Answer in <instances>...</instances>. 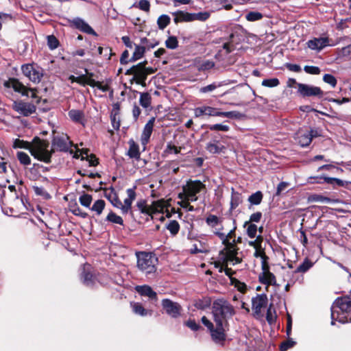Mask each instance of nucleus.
Wrapping results in <instances>:
<instances>
[{"mask_svg":"<svg viewBox=\"0 0 351 351\" xmlns=\"http://www.w3.org/2000/svg\"><path fill=\"white\" fill-rule=\"evenodd\" d=\"M280 82L278 78H270V79H265L262 81V86L265 87L273 88L278 86Z\"/></svg>","mask_w":351,"mask_h":351,"instance_id":"8fccbe9b","label":"nucleus"},{"mask_svg":"<svg viewBox=\"0 0 351 351\" xmlns=\"http://www.w3.org/2000/svg\"><path fill=\"white\" fill-rule=\"evenodd\" d=\"M222 243L225 246L224 250L226 252L227 259L230 261L239 263L240 260L237 257L238 249L234 244V239H233L232 242L227 241Z\"/></svg>","mask_w":351,"mask_h":351,"instance_id":"a211bd4d","label":"nucleus"},{"mask_svg":"<svg viewBox=\"0 0 351 351\" xmlns=\"http://www.w3.org/2000/svg\"><path fill=\"white\" fill-rule=\"evenodd\" d=\"M145 47L143 45H135V50L133 53L132 58H130V62H134L140 58H141L145 53Z\"/></svg>","mask_w":351,"mask_h":351,"instance_id":"72a5a7b5","label":"nucleus"},{"mask_svg":"<svg viewBox=\"0 0 351 351\" xmlns=\"http://www.w3.org/2000/svg\"><path fill=\"white\" fill-rule=\"evenodd\" d=\"M180 15L182 16V19L186 21L193 20L204 21L207 20L210 16V14L207 12H199L194 14H184L183 12H181Z\"/></svg>","mask_w":351,"mask_h":351,"instance_id":"5701e85b","label":"nucleus"},{"mask_svg":"<svg viewBox=\"0 0 351 351\" xmlns=\"http://www.w3.org/2000/svg\"><path fill=\"white\" fill-rule=\"evenodd\" d=\"M43 77V73L38 69H34V71L32 72L29 80L34 83H38Z\"/></svg>","mask_w":351,"mask_h":351,"instance_id":"6e6d98bb","label":"nucleus"},{"mask_svg":"<svg viewBox=\"0 0 351 351\" xmlns=\"http://www.w3.org/2000/svg\"><path fill=\"white\" fill-rule=\"evenodd\" d=\"M185 325L193 331H197L200 328V325L194 319H189L185 322Z\"/></svg>","mask_w":351,"mask_h":351,"instance_id":"774afa93","label":"nucleus"},{"mask_svg":"<svg viewBox=\"0 0 351 351\" xmlns=\"http://www.w3.org/2000/svg\"><path fill=\"white\" fill-rule=\"evenodd\" d=\"M230 83H231L230 80L221 82H219L218 84L213 83V84H209L208 86L202 87L199 89V91L202 93H208V92H212L214 90H215L217 87H220V86H222L223 85H228V84H229Z\"/></svg>","mask_w":351,"mask_h":351,"instance_id":"c756f323","label":"nucleus"},{"mask_svg":"<svg viewBox=\"0 0 351 351\" xmlns=\"http://www.w3.org/2000/svg\"><path fill=\"white\" fill-rule=\"evenodd\" d=\"M254 256L256 258H258V257L261 258V265L263 264V263L265 265H268L267 264L268 257L265 255V253L264 252V250L262 247V245L261 247H256L255 249Z\"/></svg>","mask_w":351,"mask_h":351,"instance_id":"ea45409f","label":"nucleus"},{"mask_svg":"<svg viewBox=\"0 0 351 351\" xmlns=\"http://www.w3.org/2000/svg\"><path fill=\"white\" fill-rule=\"evenodd\" d=\"M137 268L149 278L155 276L158 258L152 253L140 252L136 253Z\"/></svg>","mask_w":351,"mask_h":351,"instance_id":"7ed1b4c3","label":"nucleus"},{"mask_svg":"<svg viewBox=\"0 0 351 351\" xmlns=\"http://www.w3.org/2000/svg\"><path fill=\"white\" fill-rule=\"evenodd\" d=\"M49 147L47 141L36 138L30 147V153L37 160L49 163L53 152L52 149L49 150Z\"/></svg>","mask_w":351,"mask_h":351,"instance_id":"39448f33","label":"nucleus"},{"mask_svg":"<svg viewBox=\"0 0 351 351\" xmlns=\"http://www.w3.org/2000/svg\"><path fill=\"white\" fill-rule=\"evenodd\" d=\"M167 204L165 200L160 199L154 202L151 206L152 215L158 213H163L164 209L166 208Z\"/></svg>","mask_w":351,"mask_h":351,"instance_id":"7c9ffc66","label":"nucleus"},{"mask_svg":"<svg viewBox=\"0 0 351 351\" xmlns=\"http://www.w3.org/2000/svg\"><path fill=\"white\" fill-rule=\"evenodd\" d=\"M131 306L132 308L133 312L141 316H146L148 314H152V311H148L145 309L141 303L138 302H132Z\"/></svg>","mask_w":351,"mask_h":351,"instance_id":"bb28decb","label":"nucleus"},{"mask_svg":"<svg viewBox=\"0 0 351 351\" xmlns=\"http://www.w3.org/2000/svg\"><path fill=\"white\" fill-rule=\"evenodd\" d=\"M129 149L127 155L130 158H134L136 160H141V152L139 151V146L136 144L133 139H130L128 142Z\"/></svg>","mask_w":351,"mask_h":351,"instance_id":"b1692460","label":"nucleus"},{"mask_svg":"<svg viewBox=\"0 0 351 351\" xmlns=\"http://www.w3.org/2000/svg\"><path fill=\"white\" fill-rule=\"evenodd\" d=\"M263 17V15L262 13L256 11H251L249 12L245 15V19L248 21H256L262 19Z\"/></svg>","mask_w":351,"mask_h":351,"instance_id":"79ce46f5","label":"nucleus"},{"mask_svg":"<svg viewBox=\"0 0 351 351\" xmlns=\"http://www.w3.org/2000/svg\"><path fill=\"white\" fill-rule=\"evenodd\" d=\"M304 70L306 73L312 74V75H318L320 73L321 70L318 66H305L304 67Z\"/></svg>","mask_w":351,"mask_h":351,"instance_id":"338daca9","label":"nucleus"},{"mask_svg":"<svg viewBox=\"0 0 351 351\" xmlns=\"http://www.w3.org/2000/svg\"><path fill=\"white\" fill-rule=\"evenodd\" d=\"M235 228H234L233 230H231L227 235L221 232H215V234L218 236V237L221 240L222 243L230 241V240L235 236Z\"/></svg>","mask_w":351,"mask_h":351,"instance_id":"e433bc0d","label":"nucleus"},{"mask_svg":"<svg viewBox=\"0 0 351 351\" xmlns=\"http://www.w3.org/2000/svg\"><path fill=\"white\" fill-rule=\"evenodd\" d=\"M136 291L142 296L147 297L152 303L156 304L158 300L157 293L149 285L136 286Z\"/></svg>","mask_w":351,"mask_h":351,"instance_id":"f3484780","label":"nucleus"},{"mask_svg":"<svg viewBox=\"0 0 351 351\" xmlns=\"http://www.w3.org/2000/svg\"><path fill=\"white\" fill-rule=\"evenodd\" d=\"M106 220L109 221L113 223H117V224H119V225L123 224V221L122 218L120 216L117 215L113 212H110L108 215V216L106 217Z\"/></svg>","mask_w":351,"mask_h":351,"instance_id":"a18cd8bd","label":"nucleus"},{"mask_svg":"<svg viewBox=\"0 0 351 351\" xmlns=\"http://www.w3.org/2000/svg\"><path fill=\"white\" fill-rule=\"evenodd\" d=\"M323 80L325 83L330 84L332 87H335L337 84L336 78L331 74H325L323 77Z\"/></svg>","mask_w":351,"mask_h":351,"instance_id":"e2e57ef3","label":"nucleus"},{"mask_svg":"<svg viewBox=\"0 0 351 351\" xmlns=\"http://www.w3.org/2000/svg\"><path fill=\"white\" fill-rule=\"evenodd\" d=\"M71 142L69 141V136L66 134L54 136L52 139L51 147L54 152L56 151L67 152L69 149Z\"/></svg>","mask_w":351,"mask_h":351,"instance_id":"1a4fd4ad","label":"nucleus"},{"mask_svg":"<svg viewBox=\"0 0 351 351\" xmlns=\"http://www.w3.org/2000/svg\"><path fill=\"white\" fill-rule=\"evenodd\" d=\"M141 45H143V46L145 47V49H149L158 45V43L156 41H151L147 38H143L141 39Z\"/></svg>","mask_w":351,"mask_h":351,"instance_id":"13d9d810","label":"nucleus"},{"mask_svg":"<svg viewBox=\"0 0 351 351\" xmlns=\"http://www.w3.org/2000/svg\"><path fill=\"white\" fill-rule=\"evenodd\" d=\"M34 68L35 67L33 66V64H27L21 66V70L23 75L29 79L32 72L34 71Z\"/></svg>","mask_w":351,"mask_h":351,"instance_id":"052dcab7","label":"nucleus"},{"mask_svg":"<svg viewBox=\"0 0 351 351\" xmlns=\"http://www.w3.org/2000/svg\"><path fill=\"white\" fill-rule=\"evenodd\" d=\"M295 140L302 147L308 146L312 141L308 131L303 130H300L295 134Z\"/></svg>","mask_w":351,"mask_h":351,"instance_id":"4be33fe9","label":"nucleus"},{"mask_svg":"<svg viewBox=\"0 0 351 351\" xmlns=\"http://www.w3.org/2000/svg\"><path fill=\"white\" fill-rule=\"evenodd\" d=\"M166 228L173 236L176 235L180 230V225L176 220H171L166 225Z\"/></svg>","mask_w":351,"mask_h":351,"instance_id":"c9c22d12","label":"nucleus"},{"mask_svg":"<svg viewBox=\"0 0 351 351\" xmlns=\"http://www.w3.org/2000/svg\"><path fill=\"white\" fill-rule=\"evenodd\" d=\"M243 117V114L239 111H229L225 112L224 117L229 119H240Z\"/></svg>","mask_w":351,"mask_h":351,"instance_id":"69168bd1","label":"nucleus"},{"mask_svg":"<svg viewBox=\"0 0 351 351\" xmlns=\"http://www.w3.org/2000/svg\"><path fill=\"white\" fill-rule=\"evenodd\" d=\"M47 45L51 50H54L58 48L59 45V41L53 35L48 36Z\"/></svg>","mask_w":351,"mask_h":351,"instance_id":"5fc2aeb1","label":"nucleus"},{"mask_svg":"<svg viewBox=\"0 0 351 351\" xmlns=\"http://www.w3.org/2000/svg\"><path fill=\"white\" fill-rule=\"evenodd\" d=\"M241 201L242 200H241V195L239 193L235 192L234 191V189H232L231 202H230L231 208L232 209L236 208L239 205V204H241Z\"/></svg>","mask_w":351,"mask_h":351,"instance_id":"58836bf2","label":"nucleus"},{"mask_svg":"<svg viewBox=\"0 0 351 351\" xmlns=\"http://www.w3.org/2000/svg\"><path fill=\"white\" fill-rule=\"evenodd\" d=\"M246 226H247L246 232H247V236L251 239L255 238L256 236L257 230H258V228H257L256 225L245 221L244 223V227H246Z\"/></svg>","mask_w":351,"mask_h":351,"instance_id":"f704fd0d","label":"nucleus"},{"mask_svg":"<svg viewBox=\"0 0 351 351\" xmlns=\"http://www.w3.org/2000/svg\"><path fill=\"white\" fill-rule=\"evenodd\" d=\"M147 61L140 62L132 66L126 71V75H134L136 83L143 86H145L146 73H145V66Z\"/></svg>","mask_w":351,"mask_h":351,"instance_id":"0eeeda50","label":"nucleus"},{"mask_svg":"<svg viewBox=\"0 0 351 351\" xmlns=\"http://www.w3.org/2000/svg\"><path fill=\"white\" fill-rule=\"evenodd\" d=\"M105 202L103 199H98L95 202L93 206L91 207V210L95 211L97 215H100L104 207H105Z\"/></svg>","mask_w":351,"mask_h":351,"instance_id":"a19ab883","label":"nucleus"},{"mask_svg":"<svg viewBox=\"0 0 351 351\" xmlns=\"http://www.w3.org/2000/svg\"><path fill=\"white\" fill-rule=\"evenodd\" d=\"M231 285H234L241 293H245L247 290L246 285L236 278H231Z\"/></svg>","mask_w":351,"mask_h":351,"instance_id":"49530a36","label":"nucleus"},{"mask_svg":"<svg viewBox=\"0 0 351 351\" xmlns=\"http://www.w3.org/2000/svg\"><path fill=\"white\" fill-rule=\"evenodd\" d=\"M178 40L175 36H170L165 42L166 47L171 49H174L178 47Z\"/></svg>","mask_w":351,"mask_h":351,"instance_id":"bf43d9fd","label":"nucleus"},{"mask_svg":"<svg viewBox=\"0 0 351 351\" xmlns=\"http://www.w3.org/2000/svg\"><path fill=\"white\" fill-rule=\"evenodd\" d=\"M72 23L76 28L88 34L95 35L94 29L83 19L80 18H75L72 21Z\"/></svg>","mask_w":351,"mask_h":351,"instance_id":"412c9836","label":"nucleus"},{"mask_svg":"<svg viewBox=\"0 0 351 351\" xmlns=\"http://www.w3.org/2000/svg\"><path fill=\"white\" fill-rule=\"evenodd\" d=\"M92 196L88 194H84L79 198L80 203L86 208H89L92 202Z\"/></svg>","mask_w":351,"mask_h":351,"instance_id":"603ef678","label":"nucleus"},{"mask_svg":"<svg viewBox=\"0 0 351 351\" xmlns=\"http://www.w3.org/2000/svg\"><path fill=\"white\" fill-rule=\"evenodd\" d=\"M136 206L138 210L143 214H146L147 215H152V209L151 206H148L147 205V202L144 199H140L136 202Z\"/></svg>","mask_w":351,"mask_h":351,"instance_id":"473e14b6","label":"nucleus"},{"mask_svg":"<svg viewBox=\"0 0 351 351\" xmlns=\"http://www.w3.org/2000/svg\"><path fill=\"white\" fill-rule=\"evenodd\" d=\"M155 120V117H152L145 124L141 136V144L144 146L143 149H145V145L149 142L150 136L152 134Z\"/></svg>","mask_w":351,"mask_h":351,"instance_id":"dca6fc26","label":"nucleus"},{"mask_svg":"<svg viewBox=\"0 0 351 351\" xmlns=\"http://www.w3.org/2000/svg\"><path fill=\"white\" fill-rule=\"evenodd\" d=\"M212 313L216 324L227 326L228 320L235 314V311L228 300L218 298L213 303Z\"/></svg>","mask_w":351,"mask_h":351,"instance_id":"f03ea898","label":"nucleus"},{"mask_svg":"<svg viewBox=\"0 0 351 351\" xmlns=\"http://www.w3.org/2000/svg\"><path fill=\"white\" fill-rule=\"evenodd\" d=\"M68 115L73 122L84 125V113L83 111L72 109L69 111Z\"/></svg>","mask_w":351,"mask_h":351,"instance_id":"393cba45","label":"nucleus"},{"mask_svg":"<svg viewBox=\"0 0 351 351\" xmlns=\"http://www.w3.org/2000/svg\"><path fill=\"white\" fill-rule=\"evenodd\" d=\"M209 130L212 131H223L228 132L230 130V127L227 125H223L221 123H217L214 125H210L208 126Z\"/></svg>","mask_w":351,"mask_h":351,"instance_id":"4d7b16f0","label":"nucleus"},{"mask_svg":"<svg viewBox=\"0 0 351 351\" xmlns=\"http://www.w3.org/2000/svg\"><path fill=\"white\" fill-rule=\"evenodd\" d=\"M90 265L85 264L82 267V272L81 274V279L83 283L88 287H91L94 285L95 277L90 272Z\"/></svg>","mask_w":351,"mask_h":351,"instance_id":"aec40b11","label":"nucleus"},{"mask_svg":"<svg viewBox=\"0 0 351 351\" xmlns=\"http://www.w3.org/2000/svg\"><path fill=\"white\" fill-rule=\"evenodd\" d=\"M169 22L170 18L166 14H162L160 16H159L157 21L158 27L160 29H165L168 25Z\"/></svg>","mask_w":351,"mask_h":351,"instance_id":"37998d69","label":"nucleus"},{"mask_svg":"<svg viewBox=\"0 0 351 351\" xmlns=\"http://www.w3.org/2000/svg\"><path fill=\"white\" fill-rule=\"evenodd\" d=\"M298 93L302 97L322 96L323 91L319 87L305 84H298Z\"/></svg>","mask_w":351,"mask_h":351,"instance_id":"ddd939ff","label":"nucleus"},{"mask_svg":"<svg viewBox=\"0 0 351 351\" xmlns=\"http://www.w3.org/2000/svg\"><path fill=\"white\" fill-rule=\"evenodd\" d=\"M4 86L7 88H12L15 92L21 93L23 96L28 97L30 93L32 98H37L36 89L27 88L17 79H10L8 81L5 82Z\"/></svg>","mask_w":351,"mask_h":351,"instance_id":"423d86ee","label":"nucleus"},{"mask_svg":"<svg viewBox=\"0 0 351 351\" xmlns=\"http://www.w3.org/2000/svg\"><path fill=\"white\" fill-rule=\"evenodd\" d=\"M331 325L351 322V296L337 298L331 306Z\"/></svg>","mask_w":351,"mask_h":351,"instance_id":"f257e3e1","label":"nucleus"},{"mask_svg":"<svg viewBox=\"0 0 351 351\" xmlns=\"http://www.w3.org/2000/svg\"><path fill=\"white\" fill-rule=\"evenodd\" d=\"M31 146L32 145H30L28 142L24 141L23 140H20L19 138L15 139L13 143V147L14 149L23 148L29 149L30 151Z\"/></svg>","mask_w":351,"mask_h":351,"instance_id":"de8ad7c7","label":"nucleus"},{"mask_svg":"<svg viewBox=\"0 0 351 351\" xmlns=\"http://www.w3.org/2000/svg\"><path fill=\"white\" fill-rule=\"evenodd\" d=\"M136 186L128 189L126 191L128 197L124 199V203H122L121 207V213L122 214H128L130 213L131 215H133V210H132V204L133 201L136 199V192H135Z\"/></svg>","mask_w":351,"mask_h":351,"instance_id":"4468645a","label":"nucleus"},{"mask_svg":"<svg viewBox=\"0 0 351 351\" xmlns=\"http://www.w3.org/2000/svg\"><path fill=\"white\" fill-rule=\"evenodd\" d=\"M307 47L311 50L320 51L329 45V39L327 37L314 38L306 43Z\"/></svg>","mask_w":351,"mask_h":351,"instance_id":"2eb2a0df","label":"nucleus"},{"mask_svg":"<svg viewBox=\"0 0 351 351\" xmlns=\"http://www.w3.org/2000/svg\"><path fill=\"white\" fill-rule=\"evenodd\" d=\"M139 104L145 110H152V96L149 93H139Z\"/></svg>","mask_w":351,"mask_h":351,"instance_id":"a878e982","label":"nucleus"},{"mask_svg":"<svg viewBox=\"0 0 351 351\" xmlns=\"http://www.w3.org/2000/svg\"><path fill=\"white\" fill-rule=\"evenodd\" d=\"M311 201L316 202H321L324 204H330L332 202V200L330 198L324 197L321 195H313L310 197Z\"/></svg>","mask_w":351,"mask_h":351,"instance_id":"864d4df0","label":"nucleus"},{"mask_svg":"<svg viewBox=\"0 0 351 351\" xmlns=\"http://www.w3.org/2000/svg\"><path fill=\"white\" fill-rule=\"evenodd\" d=\"M206 222L209 226L213 228L219 225L221 222V220L216 215H210L206 217Z\"/></svg>","mask_w":351,"mask_h":351,"instance_id":"3c124183","label":"nucleus"},{"mask_svg":"<svg viewBox=\"0 0 351 351\" xmlns=\"http://www.w3.org/2000/svg\"><path fill=\"white\" fill-rule=\"evenodd\" d=\"M226 326H220L216 324V328L210 330L211 337L215 343L222 345L226 340L225 327Z\"/></svg>","mask_w":351,"mask_h":351,"instance_id":"6ab92c4d","label":"nucleus"},{"mask_svg":"<svg viewBox=\"0 0 351 351\" xmlns=\"http://www.w3.org/2000/svg\"><path fill=\"white\" fill-rule=\"evenodd\" d=\"M17 158L21 164L23 165H28L31 163V159L29 156L23 152H17Z\"/></svg>","mask_w":351,"mask_h":351,"instance_id":"c03bdc74","label":"nucleus"},{"mask_svg":"<svg viewBox=\"0 0 351 351\" xmlns=\"http://www.w3.org/2000/svg\"><path fill=\"white\" fill-rule=\"evenodd\" d=\"M219 141L215 139L206 144V149L208 152L211 154H219L221 152L222 148L223 147L222 145L219 146Z\"/></svg>","mask_w":351,"mask_h":351,"instance_id":"c85d7f7f","label":"nucleus"},{"mask_svg":"<svg viewBox=\"0 0 351 351\" xmlns=\"http://www.w3.org/2000/svg\"><path fill=\"white\" fill-rule=\"evenodd\" d=\"M162 308L167 315L173 318H177L180 315L182 307L178 302H173L169 299H164L161 303Z\"/></svg>","mask_w":351,"mask_h":351,"instance_id":"9d476101","label":"nucleus"},{"mask_svg":"<svg viewBox=\"0 0 351 351\" xmlns=\"http://www.w3.org/2000/svg\"><path fill=\"white\" fill-rule=\"evenodd\" d=\"M295 344V342L292 339H289L280 344V349L281 351H287L289 348H292Z\"/></svg>","mask_w":351,"mask_h":351,"instance_id":"0e129e2a","label":"nucleus"},{"mask_svg":"<svg viewBox=\"0 0 351 351\" xmlns=\"http://www.w3.org/2000/svg\"><path fill=\"white\" fill-rule=\"evenodd\" d=\"M206 185L200 180H189L182 186V193L178 195L179 199L186 198L192 202L198 199V195L206 191Z\"/></svg>","mask_w":351,"mask_h":351,"instance_id":"20e7f679","label":"nucleus"},{"mask_svg":"<svg viewBox=\"0 0 351 351\" xmlns=\"http://www.w3.org/2000/svg\"><path fill=\"white\" fill-rule=\"evenodd\" d=\"M199 71H205L211 69L215 66V62L212 60H198L195 63Z\"/></svg>","mask_w":351,"mask_h":351,"instance_id":"cd10ccee","label":"nucleus"},{"mask_svg":"<svg viewBox=\"0 0 351 351\" xmlns=\"http://www.w3.org/2000/svg\"><path fill=\"white\" fill-rule=\"evenodd\" d=\"M234 35L233 34H231L230 36V41L228 43H226L223 45V49L226 51V53H230L232 51L234 50L235 47L232 43V38H234Z\"/></svg>","mask_w":351,"mask_h":351,"instance_id":"680f3d73","label":"nucleus"},{"mask_svg":"<svg viewBox=\"0 0 351 351\" xmlns=\"http://www.w3.org/2000/svg\"><path fill=\"white\" fill-rule=\"evenodd\" d=\"M262 272L258 275L259 282L265 285L267 287L269 285H276V279L274 274L270 272L268 265L262 264Z\"/></svg>","mask_w":351,"mask_h":351,"instance_id":"f8f14e48","label":"nucleus"},{"mask_svg":"<svg viewBox=\"0 0 351 351\" xmlns=\"http://www.w3.org/2000/svg\"><path fill=\"white\" fill-rule=\"evenodd\" d=\"M263 199V194L261 191H256L248 197V201L252 205H258Z\"/></svg>","mask_w":351,"mask_h":351,"instance_id":"4c0bfd02","label":"nucleus"},{"mask_svg":"<svg viewBox=\"0 0 351 351\" xmlns=\"http://www.w3.org/2000/svg\"><path fill=\"white\" fill-rule=\"evenodd\" d=\"M69 210L76 216H80L82 218H86L87 217V214L85 212H83L76 204L73 206L71 205Z\"/></svg>","mask_w":351,"mask_h":351,"instance_id":"09e8293b","label":"nucleus"},{"mask_svg":"<svg viewBox=\"0 0 351 351\" xmlns=\"http://www.w3.org/2000/svg\"><path fill=\"white\" fill-rule=\"evenodd\" d=\"M12 109L19 114L28 117L36 112V107L34 104L29 102H25L22 100L14 101L12 104Z\"/></svg>","mask_w":351,"mask_h":351,"instance_id":"6e6552de","label":"nucleus"},{"mask_svg":"<svg viewBox=\"0 0 351 351\" xmlns=\"http://www.w3.org/2000/svg\"><path fill=\"white\" fill-rule=\"evenodd\" d=\"M268 299L265 293L257 294L252 299V309L256 316L261 315L263 308H265L267 305Z\"/></svg>","mask_w":351,"mask_h":351,"instance_id":"9b49d317","label":"nucleus"},{"mask_svg":"<svg viewBox=\"0 0 351 351\" xmlns=\"http://www.w3.org/2000/svg\"><path fill=\"white\" fill-rule=\"evenodd\" d=\"M313 265L314 263L311 260L306 258L295 270V273H306L313 266Z\"/></svg>","mask_w":351,"mask_h":351,"instance_id":"2f4dec72","label":"nucleus"}]
</instances>
